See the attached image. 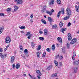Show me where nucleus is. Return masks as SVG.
Masks as SVG:
<instances>
[{"label": "nucleus", "mask_w": 79, "mask_h": 79, "mask_svg": "<svg viewBox=\"0 0 79 79\" xmlns=\"http://www.w3.org/2000/svg\"><path fill=\"white\" fill-rule=\"evenodd\" d=\"M5 42L6 44H9L11 42V38L9 36L7 37L5 40Z\"/></svg>", "instance_id": "f257e3e1"}, {"label": "nucleus", "mask_w": 79, "mask_h": 79, "mask_svg": "<svg viewBox=\"0 0 79 79\" xmlns=\"http://www.w3.org/2000/svg\"><path fill=\"white\" fill-rule=\"evenodd\" d=\"M66 11V14L68 16H70L71 15V11L69 8H68L67 9Z\"/></svg>", "instance_id": "f03ea898"}, {"label": "nucleus", "mask_w": 79, "mask_h": 79, "mask_svg": "<svg viewBox=\"0 0 79 79\" xmlns=\"http://www.w3.org/2000/svg\"><path fill=\"white\" fill-rule=\"evenodd\" d=\"M53 12H54V10L52 9L51 10V11H48V10H46V13H47L49 15H52Z\"/></svg>", "instance_id": "7ed1b4c3"}, {"label": "nucleus", "mask_w": 79, "mask_h": 79, "mask_svg": "<svg viewBox=\"0 0 79 79\" xmlns=\"http://www.w3.org/2000/svg\"><path fill=\"white\" fill-rule=\"evenodd\" d=\"M77 42V39L76 38H73L70 42V44H74Z\"/></svg>", "instance_id": "20e7f679"}, {"label": "nucleus", "mask_w": 79, "mask_h": 79, "mask_svg": "<svg viewBox=\"0 0 79 79\" xmlns=\"http://www.w3.org/2000/svg\"><path fill=\"white\" fill-rule=\"evenodd\" d=\"M15 56H13L11 57V59L10 60V62L11 63H13L14 61H15Z\"/></svg>", "instance_id": "39448f33"}, {"label": "nucleus", "mask_w": 79, "mask_h": 79, "mask_svg": "<svg viewBox=\"0 0 79 79\" xmlns=\"http://www.w3.org/2000/svg\"><path fill=\"white\" fill-rule=\"evenodd\" d=\"M71 35L70 33H69L68 34V39L69 40H71L72 39V37H71Z\"/></svg>", "instance_id": "423d86ee"}, {"label": "nucleus", "mask_w": 79, "mask_h": 79, "mask_svg": "<svg viewBox=\"0 0 79 79\" xmlns=\"http://www.w3.org/2000/svg\"><path fill=\"white\" fill-rule=\"evenodd\" d=\"M73 64L74 65L77 66L79 64V61H78L77 60H76L75 61L73 62Z\"/></svg>", "instance_id": "0eeeda50"}, {"label": "nucleus", "mask_w": 79, "mask_h": 79, "mask_svg": "<svg viewBox=\"0 0 79 79\" xmlns=\"http://www.w3.org/2000/svg\"><path fill=\"white\" fill-rule=\"evenodd\" d=\"M66 31V28H62L60 30V32L63 33V34H64V31Z\"/></svg>", "instance_id": "6e6552de"}, {"label": "nucleus", "mask_w": 79, "mask_h": 79, "mask_svg": "<svg viewBox=\"0 0 79 79\" xmlns=\"http://www.w3.org/2000/svg\"><path fill=\"white\" fill-rule=\"evenodd\" d=\"M54 3H55L54 0H51V2L49 3V5L50 6L52 5V4H54Z\"/></svg>", "instance_id": "1a4fd4ad"}, {"label": "nucleus", "mask_w": 79, "mask_h": 79, "mask_svg": "<svg viewBox=\"0 0 79 79\" xmlns=\"http://www.w3.org/2000/svg\"><path fill=\"white\" fill-rule=\"evenodd\" d=\"M48 21L49 22H52L53 21V19L51 17H48Z\"/></svg>", "instance_id": "9d476101"}, {"label": "nucleus", "mask_w": 79, "mask_h": 79, "mask_svg": "<svg viewBox=\"0 0 79 79\" xmlns=\"http://www.w3.org/2000/svg\"><path fill=\"white\" fill-rule=\"evenodd\" d=\"M15 9L14 10V11H17L18 10L19 7L16 6H14Z\"/></svg>", "instance_id": "9b49d317"}, {"label": "nucleus", "mask_w": 79, "mask_h": 79, "mask_svg": "<svg viewBox=\"0 0 79 79\" xmlns=\"http://www.w3.org/2000/svg\"><path fill=\"white\" fill-rule=\"evenodd\" d=\"M48 32V31L47 29H45L44 31V35H47V33Z\"/></svg>", "instance_id": "f8f14e48"}, {"label": "nucleus", "mask_w": 79, "mask_h": 79, "mask_svg": "<svg viewBox=\"0 0 79 79\" xmlns=\"http://www.w3.org/2000/svg\"><path fill=\"white\" fill-rule=\"evenodd\" d=\"M57 40L59 42L61 43L62 42V39L60 37H58L57 38Z\"/></svg>", "instance_id": "ddd939ff"}, {"label": "nucleus", "mask_w": 79, "mask_h": 79, "mask_svg": "<svg viewBox=\"0 0 79 79\" xmlns=\"http://www.w3.org/2000/svg\"><path fill=\"white\" fill-rule=\"evenodd\" d=\"M59 25L60 28H61V27H63V22L61 21Z\"/></svg>", "instance_id": "4468645a"}, {"label": "nucleus", "mask_w": 79, "mask_h": 79, "mask_svg": "<svg viewBox=\"0 0 79 79\" xmlns=\"http://www.w3.org/2000/svg\"><path fill=\"white\" fill-rule=\"evenodd\" d=\"M41 21L43 23V24H47V22L45 21V20L44 19H42L41 20Z\"/></svg>", "instance_id": "2eb2a0df"}, {"label": "nucleus", "mask_w": 79, "mask_h": 79, "mask_svg": "<svg viewBox=\"0 0 79 79\" xmlns=\"http://www.w3.org/2000/svg\"><path fill=\"white\" fill-rule=\"evenodd\" d=\"M36 73H37V74H40V76H41V75H42V73H40V70H36Z\"/></svg>", "instance_id": "dca6fc26"}, {"label": "nucleus", "mask_w": 79, "mask_h": 79, "mask_svg": "<svg viewBox=\"0 0 79 79\" xmlns=\"http://www.w3.org/2000/svg\"><path fill=\"white\" fill-rule=\"evenodd\" d=\"M77 69H78L77 67H75L74 68V72L75 73H76V72H77Z\"/></svg>", "instance_id": "f3484780"}, {"label": "nucleus", "mask_w": 79, "mask_h": 79, "mask_svg": "<svg viewBox=\"0 0 79 79\" xmlns=\"http://www.w3.org/2000/svg\"><path fill=\"white\" fill-rule=\"evenodd\" d=\"M52 68V65H50L47 68V69H51Z\"/></svg>", "instance_id": "a211bd4d"}, {"label": "nucleus", "mask_w": 79, "mask_h": 79, "mask_svg": "<svg viewBox=\"0 0 79 79\" xmlns=\"http://www.w3.org/2000/svg\"><path fill=\"white\" fill-rule=\"evenodd\" d=\"M56 27H57V25H56V24H55L52 26V29H56Z\"/></svg>", "instance_id": "6ab92c4d"}, {"label": "nucleus", "mask_w": 79, "mask_h": 79, "mask_svg": "<svg viewBox=\"0 0 79 79\" xmlns=\"http://www.w3.org/2000/svg\"><path fill=\"white\" fill-rule=\"evenodd\" d=\"M20 67V65L17 64L15 66V68L16 69H19Z\"/></svg>", "instance_id": "aec40b11"}, {"label": "nucleus", "mask_w": 79, "mask_h": 79, "mask_svg": "<svg viewBox=\"0 0 79 79\" xmlns=\"http://www.w3.org/2000/svg\"><path fill=\"white\" fill-rule=\"evenodd\" d=\"M60 15H61V11H59V12L57 14V18H60Z\"/></svg>", "instance_id": "412c9836"}, {"label": "nucleus", "mask_w": 79, "mask_h": 79, "mask_svg": "<svg viewBox=\"0 0 79 79\" xmlns=\"http://www.w3.org/2000/svg\"><path fill=\"white\" fill-rule=\"evenodd\" d=\"M69 16H66L63 19L64 20H67V19H69Z\"/></svg>", "instance_id": "4be33fe9"}, {"label": "nucleus", "mask_w": 79, "mask_h": 79, "mask_svg": "<svg viewBox=\"0 0 79 79\" xmlns=\"http://www.w3.org/2000/svg\"><path fill=\"white\" fill-rule=\"evenodd\" d=\"M57 73H53L52 74V77H56V76H57Z\"/></svg>", "instance_id": "5701e85b"}, {"label": "nucleus", "mask_w": 79, "mask_h": 79, "mask_svg": "<svg viewBox=\"0 0 79 79\" xmlns=\"http://www.w3.org/2000/svg\"><path fill=\"white\" fill-rule=\"evenodd\" d=\"M55 45L54 44L52 45V50H55Z\"/></svg>", "instance_id": "b1692460"}, {"label": "nucleus", "mask_w": 79, "mask_h": 79, "mask_svg": "<svg viewBox=\"0 0 79 79\" xmlns=\"http://www.w3.org/2000/svg\"><path fill=\"white\" fill-rule=\"evenodd\" d=\"M54 63L56 66H58V62L56 60L54 61Z\"/></svg>", "instance_id": "393cba45"}, {"label": "nucleus", "mask_w": 79, "mask_h": 79, "mask_svg": "<svg viewBox=\"0 0 79 79\" xmlns=\"http://www.w3.org/2000/svg\"><path fill=\"white\" fill-rule=\"evenodd\" d=\"M61 12L62 15H64V9H63V8L61 10Z\"/></svg>", "instance_id": "a878e982"}, {"label": "nucleus", "mask_w": 79, "mask_h": 79, "mask_svg": "<svg viewBox=\"0 0 79 79\" xmlns=\"http://www.w3.org/2000/svg\"><path fill=\"white\" fill-rule=\"evenodd\" d=\"M31 45L32 47V48H34V47H35V44L33 42L31 43Z\"/></svg>", "instance_id": "bb28decb"}, {"label": "nucleus", "mask_w": 79, "mask_h": 79, "mask_svg": "<svg viewBox=\"0 0 79 79\" xmlns=\"http://www.w3.org/2000/svg\"><path fill=\"white\" fill-rule=\"evenodd\" d=\"M19 28L20 29H26V27L24 26H23L20 27Z\"/></svg>", "instance_id": "cd10ccee"}, {"label": "nucleus", "mask_w": 79, "mask_h": 79, "mask_svg": "<svg viewBox=\"0 0 79 79\" xmlns=\"http://www.w3.org/2000/svg\"><path fill=\"white\" fill-rule=\"evenodd\" d=\"M41 49V46L39 45L38 48H37V50H40Z\"/></svg>", "instance_id": "c85d7f7f"}, {"label": "nucleus", "mask_w": 79, "mask_h": 79, "mask_svg": "<svg viewBox=\"0 0 79 79\" xmlns=\"http://www.w3.org/2000/svg\"><path fill=\"white\" fill-rule=\"evenodd\" d=\"M39 39H40V40H44V38L43 37H40L39 38Z\"/></svg>", "instance_id": "c756f323"}, {"label": "nucleus", "mask_w": 79, "mask_h": 79, "mask_svg": "<svg viewBox=\"0 0 79 79\" xmlns=\"http://www.w3.org/2000/svg\"><path fill=\"white\" fill-rule=\"evenodd\" d=\"M37 57H39L40 56V52H37Z\"/></svg>", "instance_id": "7c9ffc66"}, {"label": "nucleus", "mask_w": 79, "mask_h": 79, "mask_svg": "<svg viewBox=\"0 0 79 79\" xmlns=\"http://www.w3.org/2000/svg\"><path fill=\"white\" fill-rule=\"evenodd\" d=\"M57 3H58L59 4H61V1L60 0H57Z\"/></svg>", "instance_id": "2f4dec72"}, {"label": "nucleus", "mask_w": 79, "mask_h": 79, "mask_svg": "<svg viewBox=\"0 0 79 79\" xmlns=\"http://www.w3.org/2000/svg\"><path fill=\"white\" fill-rule=\"evenodd\" d=\"M0 56L1 58H3L4 57V56H3V54L2 53H0Z\"/></svg>", "instance_id": "473e14b6"}, {"label": "nucleus", "mask_w": 79, "mask_h": 79, "mask_svg": "<svg viewBox=\"0 0 79 79\" xmlns=\"http://www.w3.org/2000/svg\"><path fill=\"white\" fill-rule=\"evenodd\" d=\"M20 48L21 50H23V46L22 45H20Z\"/></svg>", "instance_id": "72a5a7b5"}, {"label": "nucleus", "mask_w": 79, "mask_h": 79, "mask_svg": "<svg viewBox=\"0 0 79 79\" xmlns=\"http://www.w3.org/2000/svg\"><path fill=\"white\" fill-rule=\"evenodd\" d=\"M6 10L8 11H10L11 10V8H8Z\"/></svg>", "instance_id": "f704fd0d"}, {"label": "nucleus", "mask_w": 79, "mask_h": 79, "mask_svg": "<svg viewBox=\"0 0 79 79\" xmlns=\"http://www.w3.org/2000/svg\"><path fill=\"white\" fill-rule=\"evenodd\" d=\"M67 47L68 48H69V43H68L67 44Z\"/></svg>", "instance_id": "c9c22d12"}, {"label": "nucleus", "mask_w": 79, "mask_h": 79, "mask_svg": "<svg viewBox=\"0 0 79 79\" xmlns=\"http://www.w3.org/2000/svg\"><path fill=\"white\" fill-rule=\"evenodd\" d=\"M24 53H28V51H27V49H25L24 50Z\"/></svg>", "instance_id": "e433bc0d"}, {"label": "nucleus", "mask_w": 79, "mask_h": 79, "mask_svg": "<svg viewBox=\"0 0 79 79\" xmlns=\"http://www.w3.org/2000/svg\"><path fill=\"white\" fill-rule=\"evenodd\" d=\"M46 9H47V6H44L43 7V10H46Z\"/></svg>", "instance_id": "4c0bfd02"}, {"label": "nucleus", "mask_w": 79, "mask_h": 79, "mask_svg": "<svg viewBox=\"0 0 79 79\" xmlns=\"http://www.w3.org/2000/svg\"><path fill=\"white\" fill-rule=\"evenodd\" d=\"M3 30H2L1 28H0V34H1L3 31Z\"/></svg>", "instance_id": "58836bf2"}, {"label": "nucleus", "mask_w": 79, "mask_h": 79, "mask_svg": "<svg viewBox=\"0 0 79 79\" xmlns=\"http://www.w3.org/2000/svg\"><path fill=\"white\" fill-rule=\"evenodd\" d=\"M4 14L3 13H0V16H3Z\"/></svg>", "instance_id": "ea45409f"}, {"label": "nucleus", "mask_w": 79, "mask_h": 79, "mask_svg": "<svg viewBox=\"0 0 79 79\" xmlns=\"http://www.w3.org/2000/svg\"><path fill=\"white\" fill-rule=\"evenodd\" d=\"M73 56H76V52H73Z\"/></svg>", "instance_id": "a19ab883"}, {"label": "nucleus", "mask_w": 79, "mask_h": 79, "mask_svg": "<svg viewBox=\"0 0 79 79\" xmlns=\"http://www.w3.org/2000/svg\"><path fill=\"white\" fill-rule=\"evenodd\" d=\"M46 50L47 51V52H50V49L49 48H48L46 49Z\"/></svg>", "instance_id": "79ce46f5"}, {"label": "nucleus", "mask_w": 79, "mask_h": 79, "mask_svg": "<svg viewBox=\"0 0 79 79\" xmlns=\"http://www.w3.org/2000/svg\"><path fill=\"white\" fill-rule=\"evenodd\" d=\"M41 75H40V74L39 75H37V76L38 77V78L39 79H40V76Z\"/></svg>", "instance_id": "37998d69"}, {"label": "nucleus", "mask_w": 79, "mask_h": 79, "mask_svg": "<svg viewBox=\"0 0 79 79\" xmlns=\"http://www.w3.org/2000/svg\"><path fill=\"white\" fill-rule=\"evenodd\" d=\"M28 52L25 53V55L26 56H29V54L28 53Z\"/></svg>", "instance_id": "c03bdc74"}, {"label": "nucleus", "mask_w": 79, "mask_h": 79, "mask_svg": "<svg viewBox=\"0 0 79 79\" xmlns=\"http://www.w3.org/2000/svg\"><path fill=\"white\" fill-rule=\"evenodd\" d=\"M30 33H31V32L30 31L28 32L27 33V34H26L27 36V35H30Z\"/></svg>", "instance_id": "a18cd8bd"}, {"label": "nucleus", "mask_w": 79, "mask_h": 79, "mask_svg": "<svg viewBox=\"0 0 79 79\" xmlns=\"http://www.w3.org/2000/svg\"><path fill=\"white\" fill-rule=\"evenodd\" d=\"M19 2H20V4H22L23 2V1L22 0H19Z\"/></svg>", "instance_id": "49530a36"}, {"label": "nucleus", "mask_w": 79, "mask_h": 79, "mask_svg": "<svg viewBox=\"0 0 79 79\" xmlns=\"http://www.w3.org/2000/svg\"><path fill=\"white\" fill-rule=\"evenodd\" d=\"M46 55V53L45 52H44L43 54V56L44 57V56H45Z\"/></svg>", "instance_id": "de8ad7c7"}, {"label": "nucleus", "mask_w": 79, "mask_h": 79, "mask_svg": "<svg viewBox=\"0 0 79 79\" xmlns=\"http://www.w3.org/2000/svg\"><path fill=\"white\" fill-rule=\"evenodd\" d=\"M21 56L22 57H23V58H24V59H26V58H25V57L24 56V54H22L21 55Z\"/></svg>", "instance_id": "09e8293b"}, {"label": "nucleus", "mask_w": 79, "mask_h": 79, "mask_svg": "<svg viewBox=\"0 0 79 79\" xmlns=\"http://www.w3.org/2000/svg\"><path fill=\"white\" fill-rule=\"evenodd\" d=\"M76 10L77 12H79V8H77V9H76Z\"/></svg>", "instance_id": "8fccbe9b"}, {"label": "nucleus", "mask_w": 79, "mask_h": 79, "mask_svg": "<svg viewBox=\"0 0 79 79\" xmlns=\"http://www.w3.org/2000/svg\"><path fill=\"white\" fill-rule=\"evenodd\" d=\"M33 16H34V15H33V14H31L30 17L31 19H32V18H33Z\"/></svg>", "instance_id": "3c124183"}, {"label": "nucleus", "mask_w": 79, "mask_h": 79, "mask_svg": "<svg viewBox=\"0 0 79 79\" xmlns=\"http://www.w3.org/2000/svg\"><path fill=\"white\" fill-rule=\"evenodd\" d=\"M28 75H29L30 77L31 78V79H33V77H32V76H31V74H30L29 73L28 74Z\"/></svg>", "instance_id": "603ef678"}, {"label": "nucleus", "mask_w": 79, "mask_h": 79, "mask_svg": "<svg viewBox=\"0 0 79 79\" xmlns=\"http://www.w3.org/2000/svg\"><path fill=\"white\" fill-rule=\"evenodd\" d=\"M13 68V69H15V64H14L12 65Z\"/></svg>", "instance_id": "864d4df0"}, {"label": "nucleus", "mask_w": 79, "mask_h": 79, "mask_svg": "<svg viewBox=\"0 0 79 79\" xmlns=\"http://www.w3.org/2000/svg\"><path fill=\"white\" fill-rule=\"evenodd\" d=\"M63 56H60L59 57L60 60H62V59H63Z\"/></svg>", "instance_id": "5fc2aeb1"}, {"label": "nucleus", "mask_w": 79, "mask_h": 79, "mask_svg": "<svg viewBox=\"0 0 79 79\" xmlns=\"http://www.w3.org/2000/svg\"><path fill=\"white\" fill-rule=\"evenodd\" d=\"M61 49L62 50V52H63L64 53H65V52H64V49L63 48H62Z\"/></svg>", "instance_id": "6e6d98bb"}, {"label": "nucleus", "mask_w": 79, "mask_h": 79, "mask_svg": "<svg viewBox=\"0 0 79 79\" xmlns=\"http://www.w3.org/2000/svg\"><path fill=\"white\" fill-rule=\"evenodd\" d=\"M71 23H68V26H71Z\"/></svg>", "instance_id": "4d7b16f0"}, {"label": "nucleus", "mask_w": 79, "mask_h": 79, "mask_svg": "<svg viewBox=\"0 0 79 79\" xmlns=\"http://www.w3.org/2000/svg\"><path fill=\"white\" fill-rule=\"evenodd\" d=\"M45 10L43 9V10H41V12L42 13H44L45 12Z\"/></svg>", "instance_id": "13d9d810"}, {"label": "nucleus", "mask_w": 79, "mask_h": 79, "mask_svg": "<svg viewBox=\"0 0 79 79\" xmlns=\"http://www.w3.org/2000/svg\"><path fill=\"white\" fill-rule=\"evenodd\" d=\"M60 66H62L63 64H62V63L60 62Z\"/></svg>", "instance_id": "bf43d9fd"}, {"label": "nucleus", "mask_w": 79, "mask_h": 79, "mask_svg": "<svg viewBox=\"0 0 79 79\" xmlns=\"http://www.w3.org/2000/svg\"><path fill=\"white\" fill-rule=\"evenodd\" d=\"M17 5H19V4H20V3L19 2V1H17Z\"/></svg>", "instance_id": "052dcab7"}, {"label": "nucleus", "mask_w": 79, "mask_h": 79, "mask_svg": "<svg viewBox=\"0 0 79 79\" xmlns=\"http://www.w3.org/2000/svg\"><path fill=\"white\" fill-rule=\"evenodd\" d=\"M0 28H1L3 31V30L4 29V27H2Z\"/></svg>", "instance_id": "680f3d73"}, {"label": "nucleus", "mask_w": 79, "mask_h": 79, "mask_svg": "<svg viewBox=\"0 0 79 79\" xmlns=\"http://www.w3.org/2000/svg\"><path fill=\"white\" fill-rule=\"evenodd\" d=\"M0 52H3V50H2V48H0Z\"/></svg>", "instance_id": "e2e57ef3"}, {"label": "nucleus", "mask_w": 79, "mask_h": 79, "mask_svg": "<svg viewBox=\"0 0 79 79\" xmlns=\"http://www.w3.org/2000/svg\"><path fill=\"white\" fill-rule=\"evenodd\" d=\"M29 14V13H27V14L25 15V16H28Z\"/></svg>", "instance_id": "0e129e2a"}, {"label": "nucleus", "mask_w": 79, "mask_h": 79, "mask_svg": "<svg viewBox=\"0 0 79 79\" xmlns=\"http://www.w3.org/2000/svg\"><path fill=\"white\" fill-rule=\"evenodd\" d=\"M39 33L40 34H43V32L42 31H39Z\"/></svg>", "instance_id": "69168bd1"}, {"label": "nucleus", "mask_w": 79, "mask_h": 79, "mask_svg": "<svg viewBox=\"0 0 79 79\" xmlns=\"http://www.w3.org/2000/svg\"><path fill=\"white\" fill-rule=\"evenodd\" d=\"M29 36L31 37L32 36V34H30V35H29Z\"/></svg>", "instance_id": "338daca9"}, {"label": "nucleus", "mask_w": 79, "mask_h": 79, "mask_svg": "<svg viewBox=\"0 0 79 79\" xmlns=\"http://www.w3.org/2000/svg\"><path fill=\"white\" fill-rule=\"evenodd\" d=\"M78 7L77 6H75V8H76V9H77V8H78Z\"/></svg>", "instance_id": "774afa93"}]
</instances>
